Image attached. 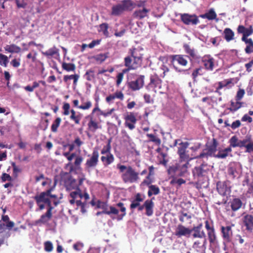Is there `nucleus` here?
<instances>
[{
    "label": "nucleus",
    "mask_w": 253,
    "mask_h": 253,
    "mask_svg": "<svg viewBox=\"0 0 253 253\" xmlns=\"http://www.w3.org/2000/svg\"><path fill=\"white\" fill-rule=\"evenodd\" d=\"M245 152L248 153H253V141L251 139L249 143L247 144V149Z\"/></svg>",
    "instance_id": "obj_64"
},
{
    "label": "nucleus",
    "mask_w": 253,
    "mask_h": 253,
    "mask_svg": "<svg viewBox=\"0 0 253 253\" xmlns=\"http://www.w3.org/2000/svg\"><path fill=\"white\" fill-rule=\"evenodd\" d=\"M205 228L207 231L208 239L211 244H213L216 240L215 231L212 221L206 220L205 222Z\"/></svg>",
    "instance_id": "obj_12"
},
{
    "label": "nucleus",
    "mask_w": 253,
    "mask_h": 253,
    "mask_svg": "<svg viewBox=\"0 0 253 253\" xmlns=\"http://www.w3.org/2000/svg\"><path fill=\"white\" fill-rule=\"evenodd\" d=\"M179 158L181 162H188L190 160L189 158V156L188 154L186 153V152H183L181 153H178Z\"/></svg>",
    "instance_id": "obj_60"
},
{
    "label": "nucleus",
    "mask_w": 253,
    "mask_h": 253,
    "mask_svg": "<svg viewBox=\"0 0 253 253\" xmlns=\"http://www.w3.org/2000/svg\"><path fill=\"white\" fill-rule=\"evenodd\" d=\"M229 204L232 211H236L242 208L243 202L240 198H234L230 201Z\"/></svg>",
    "instance_id": "obj_26"
},
{
    "label": "nucleus",
    "mask_w": 253,
    "mask_h": 253,
    "mask_svg": "<svg viewBox=\"0 0 253 253\" xmlns=\"http://www.w3.org/2000/svg\"><path fill=\"white\" fill-rule=\"evenodd\" d=\"M173 177L172 179L171 180V181L170 182V183L172 185L176 184L178 185V186H180L182 184H184L186 182V181L182 178L176 179V177Z\"/></svg>",
    "instance_id": "obj_57"
},
{
    "label": "nucleus",
    "mask_w": 253,
    "mask_h": 253,
    "mask_svg": "<svg viewBox=\"0 0 253 253\" xmlns=\"http://www.w3.org/2000/svg\"><path fill=\"white\" fill-rule=\"evenodd\" d=\"M146 136L150 138L148 142H153L156 145L160 146L161 143V139L153 134L147 133Z\"/></svg>",
    "instance_id": "obj_50"
},
{
    "label": "nucleus",
    "mask_w": 253,
    "mask_h": 253,
    "mask_svg": "<svg viewBox=\"0 0 253 253\" xmlns=\"http://www.w3.org/2000/svg\"><path fill=\"white\" fill-rule=\"evenodd\" d=\"M207 239L206 238L200 239L195 241L193 245V248L197 252L205 253L206 250Z\"/></svg>",
    "instance_id": "obj_19"
},
{
    "label": "nucleus",
    "mask_w": 253,
    "mask_h": 253,
    "mask_svg": "<svg viewBox=\"0 0 253 253\" xmlns=\"http://www.w3.org/2000/svg\"><path fill=\"white\" fill-rule=\"evenodd\" d=\"M232 152V149L227 147L224 149L219 150L217 154L214 156V158L218 159H225L227 156L232 155L230 154Z\"/></svg>",
    "instance_id": "obj_29"
},
{
    "label": "nucleus",
    "mask_w": 253,
    "mask_h": 253,
    "mask_svg": "<svg viewBox=\"0 0 253 253\" xmlns=\"http://www.w3.org/2000/svg\"><path fill=\"white\" fill-rule=\"evenodd\" d=\"M97 207L103 210L102 211L103 213L111 216L112 215H118L119 213V210L117 209L113 206H109L106 202L98 201Z\"/></svg>",
    "instance_id": "obj_10"
},
{
    "label": "nucleus",
    "mask_w": 253,
    "mask_h": 253,
    "mask_svg": "<svg viewBox=\"0 0 253 253\" xmlns=\"http://www.w3.org/2000/svg\"><path fill=\"white\" fill-rule=\"evenodd\" d=\"M107 57V54L100 53L94 56L93 58L96 62L101 63L104 62Z\"/></svg>",
    "instance_id": "obj_54"
},
{
    "label": "nucleus",
    "mask_w": 253,
    "mask_h": 253,
    "mask_svg": "<svg viewBox=\"0 0 253 253\" xmlns=\"http://www.w3.org/2000/svg\"><path fill=\"white\" fill-rule=\"evenodd\" d=\"M61 122V119L59 117H57L55 121L53 122L51 126V130L53 132H56L58 130V128Z\"/></svg>",
    "instance_id": "obj_51"
},
{
    "label": "nucleus",
    "mask_w": 253,
    "mask_h": 253,
    "mask_svg": "<svg viewBox=\"0 0 253 253\" xmlns=\"http://www.w3.org/2000/svg\"><path fill=\"white\" fill-rule=\"evenodd\" d=\"M244 102L241 101L235 100L234 101L231 100L230 101V107L228 108L227 109L230 110L232 113H234L243 107Z\"/></svg>",
    "instance_id": "obj_33"
},
{
    "label": "nucleus",
    "mask_w": 253,
    "mask_h": 253,
    "mask_svg": "<svg viewBox=\"0 0 253 253\" xmlns=\"http://www.w3.org/2000/svg\"><path fill=\"white\" fill-rule=\"evenodd\" d=\"M108 24L107 23H102L99 25L100 29L99 30V32H102L105 36L107 37L109 35L108 31Z\"/></svg>",
    "instance_id": "obj_56"
},
{
    "label": "nucleus",
    "mask_w": 253,
    "mask_h": 253,
    "mask_svg": "<svg viewBox=\"0 0 253 253\" xmlns=\"http://www.w3.org/2000/svg\"><path fill=\"white\" fill-rule=\"evenodd\" d=\"M245 94V91L244 89L239 88L235 96V100L241 101Z\"/></svg>",
    "instance_id": "obj_59"
},
{
    "label": "nucleus",
    "mask_w": 253,
    "mask_h": 253,
    "mask_svg": "<svg viewBox=\"0 0 253 253\" xmlns=\"http://www.w3.org/2000/svg\"><path fill=\"white\" fill-rule=\"evenodd\" d=\"M144 76L140 75L135 80L128 83V87L133 91H136L141 88L144 84Z\"/></svg>",
    "instance_id": "obj_15"
},
{
    "label": "nucleus",
    "mask_w": 253,
    "mask_h": 253,
    "mask_svg": "<svg viewBox=\"0 0 253 253\" xmlns=\"http://www.w3.org/2000/svg\"><path fill=\"white\" fill-rule=\"evenodd\" d=\"M209 170L210 166L205 163H202L199 166L195 167L192 169L194 179L200 182L207 176Z\"/></svg>",
    "instance_id": "obj_3"
},
{
    "label": "nucleus",
    "mask_w": 253,
    "mask_h": 253,
    "mask_svg": "<svg viewBox=\"0 0 253 253\" xmlns=\"http://www.w3.org/2000/svg\"><path fill=\"white\" fill-rule=\"evenodd\" d=\"M117 206L120 208V211L122 213L118 215L117 220H121L126 215V208L124 207V204L122 202H119L117 204Z\"/></svg>",
    "instance_id": "obj_48"
},
{
    "label": "nucleus",
    "mask_w": 253,
    "mask_h": 253,
    "mask_svg": "<svg viewBox=\"0 0 253 253\" xmlns=\"http://www.w3.org/2000/svg\"><path fill=\"white\" fill-rule=\"evenodd\" d=\"M154 197H153L151 200H147L144 203V206L146 210V214L148 216H151L153 214V208L154 207V203L153 200Z\"/></svg>",
    "instance_id": "obj_27"
},
{
    "label": "nucleus",
    "mask_w": 253,
    "mask_h": 253,
    "mask_svg": "<svg viewBox=\"0 0 253 253\" xmlns=\"http://www.w3.org/2000/svg\"><path fill=\"white\" fill-rule=\"evenodd\" d=\"M62 108L63 110L62 113L63 115L68 116L70 113V119L73 121L76 125H79L80 123L81 120L83 118L82 114L76 112L74 109L70 110V105L69 103L67 102L64 103Z\"/></svg>",
    "instance_id": "obj_7"
},
{
    "label": "nucleus",
    "mask_w": 253,
    "mask_h": 253,
    "mask_svg": "<svg viewBox=\"0 0 253 253\" xmlns=\"http://www.w3.org/2000/svg\"><path fill=\"white\" fill-rule=\"evenodd\" d=\"M221 232L224 240L227 243L230 242L233 235L231 227L230 226H221Z\"/></svg>",
    "instance_id": "obj_21"
},
{
    "label": "nucleus",
    "mask_w": 253,
    "mask_h": 253,
    "mask_svg": "<svg viewBox=\"0 0 253 253\" xmlns=\"http://www.w3.org/2000/svg\"><path fill=\"white\" fill-rule=\"evenodd\" d=\"M4 48L6 51H7L8 52H10V53H19L21 50V49L19 46H18L14 44L6 45L4 47Z\"/></svg>",
    "instance_id": "obj_40"
},
{
    "label": "nucleus",
    "mask_w": 253,
    "mask_h": 253,
    "mask_svg": "<svg viewBox=\"0 0 253 253\" xmlns=\"http://www.w3.org/2000/svg\"><path fill=\"white\" fill-rule=\"evenodd\" d=\"M183 48L185 52L189 54L192 59H197L199 58L198 56L197 55L195 50L191 47L188 44H184Z\"/></svg>",
    "instance_id": "obj_35"
},
{
    "label": "nucleus",
    "mask_w": 253,
    "mask_h": 253,
    "mask_svg": "<svg viewBox=\"0 0 253 253\" xmlns=\"http://www.w3.org/2000/svg\"><path fill=\"white\" fill-rule=\"evenodd\" d=\"M143 49L139 48H131L129 49L128 53L129 55L126 56L125 58H129L131 60V63L133 64L134 63V59H137L138 60V61L139 62V68L141 66L143 57V53H142Z\"/></svg>",
    "instance_id": "obj_9"
},
{
    "label": "nucleus",
    "mask_w": 253,
    "mask_h": 253,
    "mask_svg": "<svg viewBox=\"0 0 253 253\" xmlns=\"http://www.w3.org/2000/svg\"><path fill=\"white\" fill-rule=\"evenodd\" d=\"M111 139H108L106 145L104 146L101 151V154L102 155H104L108 154L109 153H111Z\"/></svg>",
    "instance_id": "obj_49"
},
{
    "label": "nucleus",
    "mask_w": 253,
    "mask_h": 253,
    "mask_svg": "<svg viewBox=\"0 0 253 253\" xmlns=\"http://www.w3.org/2000/svg\"><path fill=\"white\" fill-rule=\"evenodd\" d=\"M84 98L83 97H81V101L83 103V104L80 106L79 109L85 110H88L92 106V103L90 101L87 100L84 103Z\"/></svg>",
    "instance_id": "obj_52"
},
{
    "label": "nucleus",
    "mask_w": 253,
    "mask_h": 253,
    "mask_svg": "<svg viewBox=\"0 0 253 253\" xmlns=\"http://www.w3.org/2000/svg\"><path fill=\"white\" fill-rule=\"evenodd\" d=\"M52 215L47 212L42 214L40 218L36 221L37 223H47L52 218Z\"/></svg>",
    "instance_id": "obj_41"
},
{
    "label": "nucleus",
    "mask_w": 253,
    "mask_h": 253,
    "mask_svg": "<svg viewBox=\"0 0 253 253\" xmlns=\"http://www.w3.org/2000/svg\"><path fill=\"white\" fill-rule=\"evenodd\" d=\"M36 203L39 207V210L40 211L43 210L45 208V206H47V208L46 212L52 215V211L54 208L51 205V201L50 200L42 201L39 203L38 202H36Z\"/></svg>",
    "instance_id": "obj_23"
},
{
    "label": "nucleus",
    "mask_w": 253,
    "mask_h": 253,
    "mask_svg": "<svg viewBox=\"0 0 253 253\" xmlns=\"http://www.w3.org/2000/svg\"><path fill=\"white\" fill-rule=\"evenodd\" d=\"M138 60L137 59H134V63L131 64V60L129 58H125L124 65L126 68L124 69L120 73L124 75L125 74L128 73L130 70H135L137 69L139 66V62Z\"/></svg>",
    "instance_id": "obj_14"
},
{
    "label": "nucleus",
    "mask_w": 253,
    "mask_h": 253,
    "mask_svg": "<svg viewBox=\"0 0 253 253\" xmlns=\"http://www.w3.org/2000/svg\"><path fill=\"white\" fill-rule=\"evenodd\" d=\"M137 113L134 112H127L124 115L125 126L130 130H133L135 127L137 123Z\"/></svg>",
    "instance_id": "obj_8"
},
{
    "label": "nucleus",
    "mask_w": 253,
    "mask_h": 253,
    "mask_svg": "<svg viewBox=\"0 0 253 253\" xmlns=\"http://www.w3.org/2000/svg\"><path fill=\"white\" fill-rule=\"evenodd\" d=\"M217 15L213 9H211L208 12L201 14L200 17L203 18H207L209 20L216 19Z\"/></svg>",
    "instance_id": "obj_42"
},
{
    "label": "nucleus",
    "mask_w": 253,
    "mask_h": 253,
    "mask_svg": "<svg viewBox=\"0 0 253 253\" xmlns=\"http://www.w3.org/2000/svg\"><path fill=\"white\" fill-rule=\"evenodd\" d=\"M44 249L47 252H51L53 249V245L50 241H46L44 243Z\"/></svg>",
    "instance_id": "obj_62"
},
{
    "label": "nucleus",
    "mask_w": 253,
    "mask_h": 253,
    "mask_svg": "<svg viewBox=\"0 0 253 253\" xmlns=\"http://www.w3.org/2000/svg\"><path fill=\"white\" fill-rule=\"evenodd\" d=\"M240 166L236 162L231 163L227 168V174L229 178L234 180L240 175Z\"/></svg>",
    "instance_id": "obj_13"
},
{
    "label": "nucleus",
    "mask_w": 253,
    "mask_h": 253,
    "mask_svg": "<svg viewBox=\"0 0 253 253\" xmlns=\"http://www.w3.org/2000/svg\"><path fill=\"white\" fill-rule=\"evenodd\" d=\"M218 145V143L216 139L215 138H213L211 143L206 144V147L209 149L210 152H211L213 155H215Z\"/></svg>",
    "instance_id": "obj_38"
},
{
    "label": "nucleus",
    "mask_w": 253,
    "mask_h": 253,
    "mask_svg": "<svg viewBox=\"0 0 253 253\" xmlns=\"http://www.w3.org/2000/svg\"><path fill=\"white\" fill-rule=\"evenodd\" d=\"M233 79H229L227 80H225L223 81L219 82L218 83V86L216 88V89L215 90L216 92H218V90L221 89L224 87L227 86V85H229L230 84H232L233 85L234 84L233 83Z\"/></svg>",
    "instance_id": "obj_43"
},
{
    "label": "nucleus",
    "mask_w": 253,
    "mask_h": 253,
    "mask_svg": "<svg viewBox=\"0 0 253 253\" xmlns=\"http://www.w3.org/2000/svg\"><path fill=\"white\" fill-rule=\"evenodd\" d=\"M243 222L248 230H252L253 229V215L247 214L243 217Z\"/></svg>",
    "instance_id": "obj_31"
},
{
    "label": "nucleus",
    "mask_w": 253,
    "mask_h": 253,
    "mask_svg": "<svg viewBox=\"0 0 253 253\" xmlns=\"http://www.w3.org/2000/svg\"><path fill=\"white\" fill-rule=\"evenodd\" d=\"M76 191H73L70 193V196L71 198L76 199L78 197L80 198V193H81V189L78 187L76 188Z\"/></svg>",
    "instance_id": "obj_63"
},
{
    "label": "nucleus",
    "mask_w": 253,
    "mask_h": 253,
    "mask_svg": "<svg viewBox=\"0 0 253 253\" xmlns=\"http://www.w3.org/2000/svg\"><path fill=\"white\" fill-rule=\"evenodd\" d=\"M80 78V76L78 74H74L71 75H65L63 77V81L66 84H68L69 80H73V85L76 86L77 84V83L78 80Z\"/></svg>",
    "instance_id": "obj_37"
},
{
    "label": "nucleus",
    "mask_w": 253,
    "mask_h": 253,
    "mask_svg": "<svg viewBox=\"0 0 253 253\" xmlns=\"http://www.w3.org/2000/svg\"><path fill=\"white\" fill-rule=\"evenodd\" d=\"M62 68L63 70L67 72H74L76 67V65L73 63L64 62L62 63Z\"/></svg>",
    "instance_id": "obj_46"
},
{
    "label": "nucleus",
    "mask_w": 253,
    "mask_h": 253,
    "mask_svg": "<svg viewBox=\"0 0 253 253\" xmlns=\"http://www.w3.org/2000/svg\"><path fill=\"white\" fill-rule=\"evenodd\" d=\"M60 183L63 184L67 190L75 189L78 187L76 180L70 173L67 172H62L60 173Z\"/></svg>",
    "instance_id": "obj_4"
},
{
    "label": "nucleus",
    "mask_w": 253,
    "mask_h": 253,
    "mask_svg": "<svg viewBox=\"0 0 253 253\" xmlns=\"http://www.w3.org/2000/svg\"><path fill=\"white\" fill-rule=\"evenodd\" d=\"M188 56L184 55H173L171 56L172 61H176L178 63L183 66H185L188 64L186 57Z\"/></svg>",
    "instance_id": "obj_30"
},
{
    "label": "nucleus",
    "mask_w": 253,
    "mask_h": 253,
    "mask_svg": "<svg viewBox=\"0 0 253 253\" xmlns=\"http://www.w3.org/2000/svg\"><path fill=\"white\" fill-rule=\"evenodd\" d=\"M52 191V188H50L47 190L45 191L42 192L40 194H36L34 197V199L36 202H38L39 203L42 201H45L46 200H50L49 199V196L51 194V191Z\"/></svg>",
    "instance_id": "obj_22"
},
{
    "label": "nucleus",
    "mask_w": 253,
    "mask_h": 253,
    "mask_svg": "<svg viewBox=\"0 0 253 253\" xmlns=\"http://www.w3.org/2000/svg\"><path fill=\"white\" fill-rule=\"evenodd\" d=\"M86 118H89L87 126L88 129L90 131L94 133L97 129L101 128V126H99L98 123L93 119L92 116L88 115L86 117Z\"/></svg>",
    "instance_id": "obj_24"
},
{
    "label": "nucleus",
    "mask_w": 253,
    "mask_h": 253,
    "mask_svg": "<svg viewBox=\"0 0 253 253\" xmlns=\"http://www.w3.org/2000/svg\"><path fill=\"white\" fill-rule=\"evenodd\" d=\"M43 55L46 56L48 58H50L53 57L54 55H59V49L57 48L55 46H53L52 47L48 49L47 50L43 52H42Z\"/></svg>",
    "instance_id": "obj_34"
},
{
    "label": "nucleus",
    "mask_w": 253,
    "mask_h": 253,
    "mask_svg": "<svg viewBox=\"0 0 253 253\" xmlns=\"http://www.w3.org/2000/svg\"><path fill=\"white\" fill-rule=\"evenodd\" d=\"M189 143L188 142H181L179 144L177 153L186 152V149L188 148Z\"/></svg>",
    "instance_id": "obj_55"
},
{
    "label": "nucleus",
    "mask_w": 253,
    "mask_h": 253,
    "mask_svg": "<svg viewBox=\"0 0 253 253\" xmlns=\"http://www.w3.org/2000/svg\"><path fill=\"white\" fill-rule=\"evenodd\" d=\"M99 152L97 149L94 148L90 158L88 159L85 163V167L87 168L95 167L98 163Z\"/></svg>",
    "instance_id": "obj_16"
},
{
    "label": "nucleus",
    "mask_w": 253,
    "mask_h": 253,
    "mask_svg": "<svg viewBox=\"0 0 253 253\" xmlns=\"http://www.w3.org/2000/svg\"><path fill=\"white\" fill-rule=\"evenodd\" d=\"M160 192L159 188L155 185H151L149 186L148 196L150 197L152 195H157Z\"/></svg>",
    "instance_id": "obj_45"
},
{
    "label": "nucleus",
    "mask_w": 253,
    "mask_h": 253,
    "mask_svg": "<svg viewBox=\"0 0 253 253\" xmlns=\"http://www.w3.org/2000/svg\"><path fill=\"white\" fill-rule=\"evenodd\" d=\"M133 5L131 0H123L121 3L114 5L112 7L111 15L119 16L124 11L129 10Z\"/></svg>",
    "instance_id": "obj_6"
},
{
    "label": "nucleus",
    "mask_w": 253,
    "mask_h": 253,
    "mask_svg": "<svg viewBox=\"0 0 253 253\" xmlns=\"http://www.w3.org/2000/svg\"><path fill=\"white\" fill-rule=\"evenodd\" d=\"M202 63L208 71H212L214 66V59L210 55L204 56L201 60Z\"/></svg>",
    "instance_id": "obj_17"
},
{
    "label": "nucleus",
    "mask_w": 253,
    "mask_h": 253,
    "mask_svg": "<svg viewBox=\"0 0 253 253\" xmlns=\"http://www.w3.org/2000/svg\"><path fill=\"white\" fill-rule=\"evenodd\" d=\"M192 232V230L189 228L186 227L183 225L178 224L176 228L174 235L178 238L182 236H189Z\"/></svg>",
    "instance_id": "obj_18"
},
{
    "label": "nucleus",
    "mask_w": 253,
    "mask_h": 253,
    "mask_svg": "<svg viewBox=\"0 0 253 253\" xmlns=\"http://www.w3.org/2000/svg\"><path fill=\"white\" fill-rule=\"evenodd\" d=\"M189 165L188 162L182 165H176L169 168L168 170L169 174L172 177L184 176L188 173V166Z\"/></svg>",
    "instance_id": "obj_5"
},
{
    "label": "nucleus",
    "mask_w": 253,
    "mask_h": 253,
    "mask_svg": "<svg viewBox=\"0 0 253 253\" xmlns=\"http://www.w3.org/2000/svg\"><path fill=\"white\" fill-rule=\"evenodd\" d=\"M8 62V59L7 56L5 55L0 54V65L6 67Z\"/></svg>",
    "instance_id": "obj_58"
},
{
    "label": "nucleus",
    "mask_w": 253,
    "mask_h": 253,
    "mask_svg": "<svg viewBox=\"0 0 253 253\" xmlns=\"http://www.w3.org/2000/svg\"><path fill=\"white\" fill-rule=\"evenodd\" d=\"M237 33L242 34L241 40L246 44L245 49V52L250 54L253 52V41L251 38H248L253 34V27L250 25L249 28H246L242 25H240L237 29Z\"/></svg>",
    "instance_id": "obj_2"
},
{
    "label": "nucleus",
    "mask_w": 253,
    "mask_h": 253,
    "mask_svg": "<svg viewBox=\"0 0 253 253\" xmlns=\"http://www.w3.org/2000/svg\"><path fill=\"white\" fill-rule=\"evenodd\" d=\"M181 21L186 25H196L200 23L198 17L196 14L188 13L180 14Z\"/></svg>",
    "instance_id": "obj_11"
},
{
    "label": "nucleus",
    "mask_w": 253,
    "mask_h": 253,
    "mask_svg": "<svg viewBox=\"0 0 253 253\" xmlns=\"http://www.w3.org/2000/svg\"><path fill=\"white\" fill-rule=\"evenodd\" d=\"M191 230H192V232L193 231L194 232L192 235L193 238H198L200 239L206 238V233L204 230L194 227H193Z\"/></svg>",
    "instance_id": "obj_39"
},
{
    "label": "nucleus",
    "mask_w": 253,
    "mask_h": 253,
    "mask_svg": "<svg viewBox=\"0 0 253 253\" xmlns=\"http://www.w3.org/2000/svg\"><path fill=\"white\" fill-rule=\"evenodd\" d=\"M214 156H215V155H213L211 152L209 151V149L206 147V148L203 150L202 152L200 153V155L196 156L195 158L200 159L203 158H206L208 159L209 157H214Z\"/></svg>",
    "instance_id": "obj_44"
},
{
    "label": "nucleus",
    "mask_w": 253,
    "mask_h": 253,
    "mask_svg": "<svg viewBox=\"0 0 253 253\" xmlns=\"http://www.w3.org/2000/svg\"><path fill=\"white\" fill-rule=\"evenodd\" d=\"M5 222V224H4V223H0V229H3L5 226L8 229H10L12 228H13L14 226V223L12 221L8 220L7 222Z\"/></svg>",
    "instance_id": "obj_61"
},
{
    "label": "nucleus",
    "mask_w": 253,
    "mask_h": 253,
    "mask_svg": "<svg viewBox=\"0 0 253 253\" xmlns=\"http://www.w3.org/2000/svg\"><path fill=\"white\" fill-rule=\"evenodd\" d=\"M101 161L104 167H108L114 163L115 157L112 153L104 155L101 157Z\"/></svg>",
    "instance_id": "obj_28"
},
{
    "label": "nucleus",
    "mask_w": 253,
    "mask_h": 253,
    "mask_svg": "<svg viewBox=\"0 0 253 253\" xmlns=\"http://www.w3.org/2000/svg\"><path fill=\"white\" fill-rule=\"evenodd\" d=\"M216 189L218 193L222 195L225 196L227 190V185L226 181H218L216 183Z\"/></svg>",
    "instance_id": "obj_32"
},
{
    "label": "nucleus",
    "mask_w": 253,
    "mask_h": 253,
    "mask_svg": "<svg viewBox=\"0 0 253 253\" xmlns=\"http://www.w3.org/2000/svg\"><path fill=\"white\" fill-rule=\"evenodd\" d=\"M223 34L224 35V39L227 42H229L234 39V32L229 28H226L223 31Z\"/></svg>",
    "instance_id": "obj_36"
},
{
    "label": "nucleus",
    "mask_w": 253,
    "mask_h": 253,
    "mask_svg": "<svg viewBox=\"0 0 253 253\" xmlns=\"http://www.w3.org/2000/svg\"><path fill=\"white\" fill-rule=\"evenodd\" d=\"M117 168L119 169L121 177L125 183H136L139 179V174L130 166H125L118 164Z\"/></svg>",
    "instance_id": "obj_1"
},
{
    "label": "nucleus",
    "mask_w": 253,
    "mask_h": 253,
    "mask_svg": "<svg viewBox=\"0 0 253 253\" xmlns=\"http://www.w3.org/2000/svg\"><path fill=\"white\" fill-rule=\"evenodd\" d=\"M179 221L184 223L186 220H190L192 218V215L190 214H188L184 211H180L178 216Z\"/></svg>",
    "instance_id": "obj_47"
},
{
    "label": "nucleus",
    "mask_w": 253,
    "mask_h": 253,
    "mask_svg": "<svg viewBox=\"0 0 253 253\" xmlns=\"http://www.w3.org/2000/svg\"><path fill=\"white\" fill-rule=\"evenodd\" d=\"M162 81L156 74L152 75L150 77V83L148 87L155 89L156 88H161Z\"/></svg>",
    "instance_id": "obj_20"
},
{
    "label": "nucleus",
    "mask_w": 253,
    "mask_h": 253,
    "mask_svg": "<svg viewBox=\"0 0 253 253\" xmlns=\"http://www.w3.org/2000/svg\"><path fill=\"white\" fill-rule=\"evenodd\" d=\"M149 11V9L145 7H143L142 9H136L134 11L133 14V16L135 18L141 20L148 16V14Z\"/></svg>",
    "instance_id": "obj_25"
},
{
    "label": "nucleus",
    "mask_w": 253,
    "mask_h": 253,
    "mask_svg": "<svg viewBox=\"0 0 253 253\" xmlns=\"http://www.w3.org/2000/svg\"><path fill=\"white\" fill-rule=\"evenodd\" d=\"M238 143L239 140L238 137L236 135L233 136L229 140L230 145L228 147L232 149V147L235 148L238 147Z\"/></svg>",
    "instance_id": "obj_53"
}]
</instances>
